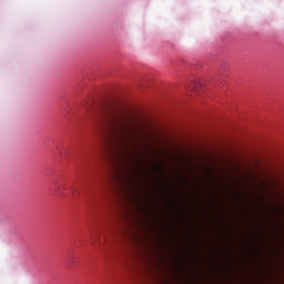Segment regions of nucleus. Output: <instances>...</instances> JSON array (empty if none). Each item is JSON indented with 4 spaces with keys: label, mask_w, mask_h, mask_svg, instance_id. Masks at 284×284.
Instances as JSON below:
<instances>
[{
    "label": "nucleus",
    "mask_w": 284,
    "mask_h": 284,
    "mask_svg": "<svg viewBox=\"0 0 284 284\" xmlns=\"http://www.w3.org/2000/svg\"><path fill=\"white\" fill-rule=\"evenodd\" d=\"M103 123L112 136V148H118L121 143H128L130 136H132V125L121 112L108 111L103 116Z\"/></svg>",
    "instance_id": "1"
},
{
    "label": "nucleus",
    "mask_w": 284,
    "mask_h": 284,
    "mask_svg": "<svg viewBox=\"0 0 284 284\" xmlns=\"http://www.w3.org/2000/svg\"><path fill=\"white\" fill-rule=\"evenodd\" d=\"M197 85H201V83L197 82V83L195 84V89L197 88Z\"/></svg>",
    "instance_id": "2"
},
{
    "label": "nucleus",
    "mask_w": 284,
    "mask_h": 284,
    "mask_svg": "<svg viewBox=\"0 0 284 284\" xmlns=\"http://www.w3.org/2000/svg\"><path fill=\"white\" fill-rule=\"evenodd\" d=\"M69 263V265H72V263L71 262H68Z\"/></svg>",
    "instance_id": "3"
}]
</instances>
